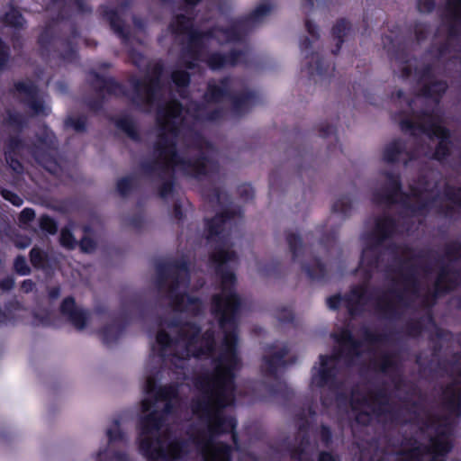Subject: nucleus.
I'll list each match as a JSON object with an SVG mask.
<instances>
[{"instance_id": "bf43d9fd", "label": "nucleus", "mask_w": 461, "mask_h": 461, "mask_svg": "<svg viewBox=\"0 0 461 461\" xmlns=\"http://www.w3.org/2000/svg\"><path fill=\"white\" fill-rule=\"evenodd\" d=\"M346 200V198H343L339 200L338 203H336L334 205V209L345 213L347 212L346 205L348 203Z\"/></svg>"}, {"instance_id": "4d7b16f0", "label": "nucleus", "mask_w": 461, "mask_h": 461, "mask_svg": "<svg viewBox=\"0 0 461 461\" xmlns=\"http://www.w3.org/2000/svg\"><path fill=\"white\" fill-rule=\"evenodd\" d=\"M32 243V239L28 237H23L21 239H18L14 241V245L16 248L23 249L27 247H29Z\"/></svg>"}, {"instance_id": "f3484780", "label": "nucleus", "mask_w": 461, "mask_h": 461, "mask_svg": "<svg viewBox=\"0 0 461 461\" xmlns=\"http://www.w3.org/2000/svg\"><path fill=\"white\" fill-rule=\"evenodd\" d=\"M150 73L136 85V97L134 102L139 105L147 106V111L158 100L160 92L159 77L162 74L163 66L156 62L151 67Z\"/></svg>"}, {"instance_id": "09e8293b", "label": "nucleus", "mask_w": 461, "mask_h": 461, "mask_svg": "<svg viewBox=\"0 0 461 461\" xmlns=\"http://www.w3.org/2000/svg\"><path fill=\"white\" fill-rule=\"evenodd\" d=\"M14 287V279L12 276H6L0 280V289L3 292H9Z\"/></svg>"}, {"instance_id": "a19ab883", "label": "nucleus", "mask_w": 461, "mask_h": 461, "mask_svg": "<svg viewBox=\"0 0 461 461\" xmlns=\"http://www.w3.org/2000/svg\"><path fill=\"white\" fill-rule=\"evenodd\" d=\"M101 14L109 23L111 30L115 32V7L103 5L101 7Z\"/></svg>"}, {"instance_id": "39448f33", "label": "nucleus", "mask_w": 461, "mask_h": 461, "mask_svg": "<svg viewBox=\"0 0 461 461\" xmlns=\"http://www.w3.org/2000/svg\"><path fill=\"white\" fill-rule=\"evenodd\" d=\"M365 341L357 344L348 330H342L333 335L339 344V351L330 357L320 356V362L312 367L311 386L327 387L332 393L339 389V382L337 378V366L341 361L347 365L369 360L374 368L384 373H394L398 369L396 357L388 353L386 342L384 337L375 335L367 330H364Z\"/></svg>"}, {"instance_id": "f704fd0d", "label": "nucleus", "mask_w": 461, "mask_h": 461, "mask_svg": "<svg viewBox=\"0 0 461 461\" xmlns=\"http://www.w3.org/2000/svg\"><path fill=\"white\" fill-rule=\"evenodd\" d=\"M254 99L251 95H248L242 98H235L233 100V112L236 115H241L249 111L254 104Z\"/></svg>"}, {"instance_id": "423d86ee", "label": "nucleus", "mask_w": 461, "mask_h": 461, "mask_svg": "<svg viewBox=\"0 0 461 461\" xmlns=\"http://www.w3.org/2000/svg\"><path fill=\"white\" fill-rule=\"evenodd\" d=\"M438 172L429 170L410 184V194H402L399 176L385 174L384 183L375 191L373 201L385 204L400 201L411 213L422 212L428 208L443 210L444 207L448 208L450 203L461 207V190L456 191L443 183L445 190L441 195L438 191Z\"/></svg>"}, {"instance_id": "0e129e2a", "label": "nucleus", "mask_w": 461, "mask_h": 461, "mask_svg": "<svg viewBox=\"0 0 461 461\" xmlns=\"http://www.w3.org/2000/svg\"><path fill=\"white\" fill-rule=\"evenodd\" d=\"M310 45L311 42L308 39H305L301 44V49L303 51L306 52V56L308 55V50L310 49Z\"/></svg>"}, {"instance_id": "5701e85b", "label": "nucleus", "mask_w": 461, "mask_h": 461, "mask_svg": "<svg viewBox=\"0 0 461 461\" xmlns=\"http://www.w3.org/2000/svg\"><path fill=\"white\" fill-rule=\"evenodd\" d=\"M288 349L284 345H274L267 348L262 366L263 369L269 374H275L277 369L284 366V357L287 355Z\"/></svg>"}, {"instance_id": "412c9836", "label": "nucleus", "mask_w": 461, "mask_h": 461, "mask_svg": "<svg viewBox=\"0 0 461 461\" xmlns=\"http://www.w3.org/2000/svg\"><path fill=\"white\" fill-rule=\"evenodd\" d=\"M415 158L407 148L405 142L401 140H393L387 143L383 150V160L386 163H403L407 166L408 162Z\"/></svg>"}, {"instance_id": "c756f323", "label": "nucleus", "mask_w": 461, "mask_h": 461, "mask_svg": "<svg viewBox=\"0 0 461 461\" xmlns=\"http://www.w3.org/2000/svg\"><path fill=\"white\" fill-rule=\"evenodd\" d=\"M4 122L14 131H21L27 123L26 118L19 112L8 110Z\"/></svg>"}, {"instance_id": "6e6552de", "label": "nucleus", "mask_w": 461, "mask_h": 461, "mask_svg": "<svg viewBox=\"0 0 461 461\" xmlns=\"http://www.w3.org/2000/svg\"><path fill=\"white\" fill-rule=\"evenodd\" d=\"M47 9L57 10L58 14L39 37L42 55L58 57L68 62L76 60V46L80 36L68 18L71 12L86 14L92 12V8L84 0H50Z\"/></svg>"}, {"instance_id": "aec40b11", "label": "nucleus", "mask_w": 461, "mask_h": 461, "mask_svg": "<svg viewBox=\"0 0 461 461\" xmlns=\"http://www.w3.org/2000/svg\"><path fill=\"white\" fill-rule=\"evenodd\" d=\"M60 314L70 322L76 330L81 331L86 329L90 313L89 312L77 305L74 297H66L59 307Z\"/></svg>"}, {"instance_id": "4468645a", "label": "nucleus", "mask_w": 461, "mask_h": 461, "mask_svg": "<svg viewBox=\"0 0 461 461\" xmlns=\"http://www.w3.org/2000/svg\"><path fill=\"white\" fill-rule=\"evenodd\" d=\"M396 66L401 70L402 78H411L421 86V95L415 102L424 103L427 97H430L433 104H437L438 97L447 90V83L443 81L432 82L430 68L426 67L419 68L417 60L402 61L397 59Z\"/></svg>"}, {"instance_id": "a878e982", "label": "nucleus", "mask_w": 461, "mask_h": 461, "mask_svg": "<svg viewBox=\"0 0 461 461\" xmlns=\"http://www.w3.org/2000/svg\"><path fill=\"white\" fill-rule=\"evenodd\" d=\"M97 461H115V431L113 427L106 429L105 443L100 446Z\"/></svg>"}, {"instance_id": "338daca9", "label": "nucleus", "mask_w": 461, "mask_h": 461, "mask_svg": "<svg viewBox=\"0 0 461 461\" xmlns=\"http://www.w3.org/2000/svg\"><path fill=\"white\" fill-rule=\"evenodd\" d=\"M306 27L310 34L312 36L316 35L315 27L309 21L306 22Z\"/></svg>"}, {"instance_id": "f03ea898", "label": "nucleus", "mask_w": 461, "mask_h": 461, "mask_svg": "<svg viewBox=\"0 0 461 461\" xmlns=\"http://www.w3.org/2000/svg\"><path fill=\"white\" fill-rule=\"evenodd\" d=\"M393 221L388 218L378 219L372 233L365 236L362 258L357 269V274L365 280L372 276L374 270L378 268V256L393 259V266L385 270L386 278L392 282V289L382 296L370 297L367 295L364 285L354 287L351 292L340 298L332 296L327 299L330 309L335 310L339 305L345 306L350 314H355L362 310L367 303H371L384 315H393L402 305L409 302H415L419 305L429 307L435 298L441 293L454 288L457 285L456 272L443 268L438 276L433 291L428 287L427 278L420 279V270L416 267V259L413 253L403 248H389L381 251L382 244L394 232Z\"/></svg>"}, {"instance_id": "20e7f679", "label": "nucleus", "mask_w": 461, "mask_h": 461, "mask_svg": "<svg viewBox=\"0 0 461 461\" xmlns=\"http://www.w3.org/2000/svg\"><path fill=\"white\" fill-rule=\"evenodd\" d=\"M142 400L140 448L148 461H173L181 458L188 450L186 443L171 434L166 423L167 415L177 403V389L175 385L156 387L155 379L148 377Z\"/></svg>"}, {"instance_id": "6e6d98bb", "label": "nucleus", "mask_w": 461, "mask_h": 461, "mask_svg": "<svg viewBox=\"0 0 461 461\" xmlns=\"http://www.w3.org/2000/svg\"><path fill=\"white\" fill-rule=\"evenodd\" d=\"M55 90L60 95H66L68 92V86L64 81H57L54 85Z\"/></svg>"}, {"instance_id": "9b49d317", "label": "nucleus", "mask_w": 461, "mask_h": 461, "mask_svg": "<svg viewBox=\"0 0 461 461\" xmlns=\"http://www.w3.org/2000/svg\"><path fill=\"white\" fill-rule=\"evenodd\" d=\"M441 115L438 110H425L420 114L417 113L411 120L403 119L400 122L401 129L403 131H411L416 135L422 133L426 139L434 142L438 140L435 151L432 153L429 148L422 152L425 156L432 157L438 160L443 159L449 149V132L441 126Z\"/></svg>"}, {"instance_id": "37998d69", "label": "nucleus", "mask_w": 461, "mask_h": 461, "mask_svg": "<svg viewBox=\"0 0 461 461\" xmlns=\"http://www.w3.org/2000/svg\"><path fill=\"white\" fill-rule=\"evenodd\" d=\"M0 194L3 196L4 199L6 201H9L11 203H13L15 206H21L23 203V200L17 195L15 193L7 190V189H1Z\"/></svg>"}, {"instance_id": "dca6fc26", "label": "nucleus", "mask_w": 461, "mask_h": 461, "mask_svg": "<svg viewBox=\"0 0 461 461\" xmlns=\"http://www.w3.org/2000/svg\"><path fill=\"white\" fill-rule=\"evenodd\" d=\"M14 95L23 103L36 116H48L51 109L48 104V95L30 80L18 81L12 90Z\"/></svg>"}, {"instance_id": "a18cd8bd", "label": "nucleus", "mask_w": 461, "mask_h": 461, "mask_svg": "<svg viewBox=\"0 0 461 461\" xmlns=\"http://www.w3.org/2000/svg\"><path fill=\"white\" fill-rule=\"evenodd\" d=\"M5 308L8 312L9 314H13L15 312L23 310V306L22 303L19 300H17V298L14 297V298L9 300L7 303H5Z\"/></svg>"}, {"instance_id": "f8f14e48", "label": "nucleus", "mask_w": 461, "mask_h": 461, "mask_svg": "<svg viewBox=\"0 0 461 461\" xmlns=\"http://www.w3.org/2000/svg\"><path fill=\"white\" fill-rule=\"evenodd\" d=\"M111 64L104 63L98 69H92L86 75V80L90 87V92L83 95V102L88 109L98 114H104V104L108 96L115 90V81L106 73Z\"/></svg>"}, {"instance_id": "7c9ffc66", "label": "nucleus", "mask_w": 461, "mask_h": 461, "mask_svg": "<svg viewBox=\"0 0 461 461\" xmlns=\"http://www.w3.org/2000/svg\"><path fill=\"white\" fill-rule=\"evenodd\" d=\"M74 223L69 222L60 230L59 243L60 245L68 249L73 250L77 246V241L73 235Z\"/></svg>"}, {"instance_id": "ddd939ff", "label": "nucleus", "mask_w": 461, "mask_h": 461, "mask_svg": "<svg viewBox=\"0 0 461 461\" xmlns=\"http://www.w3.org/2000/svg\"><path fill=\"white\" fill-rule=\"evenodd\" d=\"M27 149L36 163L52 175H59L61 167L58 162L59 141L47 125H43L36 133V142L28 145Z\"/></svg>"}, {"instance_id": "e2e57ef3", "label": "nucleus", "mask_w": 461, "mask_h": 461, "mask_svg": "<svg viewBox=\"0 0 461 461\" xmlns=\"http://www.w3.org/2000/svg\"><path fill=\"white\" fill-rule=\"evenodd\" d=\"M116 32H117V35H120L121 37H122L125 41H129V37L128 35L124 32L123 29L121 28L119 23L117 22V29H116Z\"/></svg>"}, {"instance_id": "c03bdc74", "label": "nucleus", "mask_w": 461, "mask_h": 461, "mask_svg": "<svg viewBox=\"0 0 461 461\" xmlns=\"http://www.w3.org/2000/svg\"><path fill=\"white\" fill-rule=\"evenodd\" d=\"M10 57V50L0 38V70H2L7 64Z\"/></svg>"}, {"instance_id": "69168bd1", "label": "nucleus", "mask_w": 461, "mask_h": 461, "mask_svg": "<svg viewBox=\"0 0 461 461\" xmlns=\"http://www.w3.org/2000/svg\"><path fill=\"white\" fill-rule=\"evenodd\" d=\"M423 30H424V28H423V26H421V25H418V26L416 27V29H415V33H416V36H417L418 41H420V40L422 39L421 34H422V32H423Z\"/></svg>"}, {"instance_id": "052dcab7", "label": "nucleus", "mask_w": 461, "mask_h": 461, "mask_svg": "<svg viewBox=\"0 0 461 461\" xmlns=\"http://www.w3.org/2000/svg\"><path fill=\"white\" fill-rule=\"evenodd\" d=\"M321 438L325 443H328L331 438V433L329 428L322 426L321 428Z\"/></svg>"}, {"instance_id": "1a4fd4ad", "label": "nucleus", "mask_w": 461, "mask_h": 461, "mask_svg": "<svg viewBox=\"0 0 461 461\" xmlns=\"http://www.w3.org/2000/svg\"><path fill=\"white\" fill-rule=\"evenodd\" d=\"M158 286L167 294L170 304L175 311L197 314L202 310V303L185 294L189 282V272L185 262L181 264L167 262L157 266Z\"/></svg>"}, {"instance_id": "72a5a7b5", "label": "nucleus", "mask_w": 461, "mask_h": 461, "mask_svg": "<svg viewBox=\"0 0 461 461\" xmlns=\"http://www.w3.org/2000/svg\"><path fill=\"white\" fill-rule=\"evenodd\" d=\"M303 269L309 277L315 279L323 277L326 274L325 266L321 264L319 260L314 259L312 265L302 264Z\"/></svg>"}, {"instance_id": "49530a36", "label": "nucleus", "mask_w": 461, "mask_h": 461, "mask_svg": "<svg viewBox=\"0 0 461 461\" xmlns=\"http://www.w3.org/2000/svg\"><path fill=\"white\" fill-rule=\"evenodd\" d=\"M35 218V212L32 208H24L19 216L20 221L23 223H28Z\"/></svg>"}, {"instance_id": "3c124183", "label": "nucleus", "mask_w": 461, "mask_h": 461, "mask_svg": "<svg viewBox=\"0 0 461 461\" xmlns=\"http://www.w3.org/2000/svg\"><path fill=\"white\" fill-rule=\"evenodd\" d=\"M48 290V298L50 303L55 302L60 297L61 289L59 285L49 286Z\"/></svg>"}, {"instance_id": "2eb2a0df", "label": "nucleus", "mask_w": 461, "mask_h": 461, "mask_svg": "<svg viewBox=\"0 0 461 461\" xmlns=\"http://www.w3.org/2000/svg\"><path fill=\"white\" fill-rule=\"evenodd\" d=\"M350 405L356 421L361 425L370 423L374 418L380 419L389 409L388 398L385 395L375 397L371 393L358 391L352 392Z\"/></svg>"}, {"instance_id": "680f3d73", "label": "nucleus", "mask_w": 461, "mask_h": 461, "mask_svg": "<svg viewBox=\"0 0 461 461\" xmlns=\"http://www.w3.org/2000/svg\"><path fill=\"white\" fill-rule=\"evenodd\" d=\"M319 461H339L334 456L330 453L322 452L320 455Z\"/></svg>"}, {"instance_id": "4c0bfd02", "label": "nucleus", "mask_w": 461, "mask_h": 461, "mask_svg": "<svg viewBox=\"0 0 461 461\" xmlns=\"http://www.w3.org/2000/svg\"><path fill=\"white\" fill-rule=\"evenodd\" d=\"M171 77L175 85L179 88L187 86L190 81L189 74L180 68L172 72Z\"/></svg>"}, {"instance_id": "cd10ccee", "label": "nucleus", "mask_w": 461, "mask_h": 461, "mask_svg": "<svg viewBox=\"0 0 461 461\" xmlns=\"http://www.w3.org/2000/svg\"><path fill=\"white\" fill-rule=\"evenodd\" d=\"M0 20L16 30L23 29L26 23L20 11L13 5L0 11Z\"/></svg>"}, {"instance_id": "f257e3e1", "label": "nucleus", "mask_w": 461, "mask_h": 461, "mask_svg": "<svg viewBox=\"0 0 461 461\" xmlns=\"http://www.w3.org/2000/svg\"><path fill=\"white\" fill-rule=\"evenodd\" d=\"M229 212L217 215L209 223L208 240L215 243L211 263L221 277V293L212 299V312L219 318L222 332L221 344L216 347L213 333L207 330L199 336V329L192 323H168L158 332L159 354L177 368H184L190 357L210 356L212 371L197 379L201 395L192 409L199 420L192 438L201 452L203 461H230V447L218 438L234 432L236 420L227 417L223 409L234 402V379L241 368L242 361L238 350L237 311L240 300L233 290L234 274L228 267L237 261V255L230 250L229 236L232 227Z\"/></svg>"}, {"instance_id": "58836bf2", "label": "nucleus", "mask_w": 461, "mask_h": 461, "mask_svg": "<svg viewBox=\"0 0 461 461\" xmlns=\"http://www.w3.org/2000/svg\"><path fill=\"white\" fill-rule=\"evenodd\" d=\"M83 230L85 234H87L90 230L89 226H84ZM77 245L79 246L80 249L83 252L90 253L95 250V242L93 239L89 238L87 235H85L79 242H77Z\"/></svg>"}, {"instance_id": "7ed1b4c3", "label": "nucleus", "mask_w": 461, "mask_h": 461, "mask_svg": "<svg viewBox=\"0 0 461 461\" xmlns=\"http://www.w3.org/2000/svg\"><path fill=\"white\" fill-rule=\"evenodd\" d=\"M229 79L208 84L205 94L207 104L200 106L192 104L186 110L187 116L182 115L179 103L173 100L163 106H158L157 113V140L154 145L152 164L144 166L149 172L159 171V175L170 176L173 171L201 177L218 170V164L213 158L212 147L201 136L185 129L188 116L196 122H216L221 112L213 106L223 99L227 93Z\"/></svg>"}, {"instance_id": "473e14b6", "label": "nucleus", "mask_w": 461, "mask_h": 461, "mask_svg": "<svg viewBox=\"0 0 461 461\" xmlns=\"http://www.w3.org/2000/svg\"><path fill=\"white\" fill-rule=\"evenodd\" d=\"M41 230L50 235H55L58 232L59 226L57 221L48 214H42L38 219Z\"/></svg>"}, {"instance_id": "5fc2aeb1", "label": "nucleus", "mask_w": 461, "mask_h": 461, "mask_svg": "<svg viewBox=\"0 0 461 461\" xmlns=\"http://www.w3.org/2000/svg\"><path fill=\"white\" fill-rule=\"evenodd\" d=\"M172 190H173V184L170 181L165 182L162 185L161 189H160V196L163 198L167 197L171 194Z\"/></svg>"}, {"instance_id": "bb28decb", "label": "nucleus", "mask_w": 461, "mask_h": 461, "mask_svg": "<svg viewBox=\"0 0 461 461\" xmlns=\"http://www.w3.org/2000/svg\"><path fill=\"white\" fill-rule=\"evenodd\" d=\"M63 128L77 134L85 133L87 130V116L84 113H69L64 119Z\"/></svg>"}, {"instance_id": "774afa93", "label": "nucleus", "mask_w": 461, "mask_h": 461, "mask_svg": "<svg viewBox=\"0 0 461 461\" xmlns=\"http://www.w3.org/2000/svg\"><path fill=\"white\" fill-rule=\"evenodd\" d=\"M346 402V397H344L343 395L341 394H339L337 393L336 394V402L338 404V406L339 407L342 403H345Z\"/></svg>"}, {"instance_id": "2f4dec72", "label": "nucleus", "mask_w": 461, "mask_h": 461, "mask_svg": "<svg viewBox=\"0 0 461 461\" xmlns=\"http://www.w3.org/2000/svg\"><path fill=\"white\" fill-rule=\"evenodd\" d=\"M29 257L32 265L37 269H45L49 266L48 253L37 246L31 249Z\"/></svg>"}, {"instance_id": "de8ad7c7", "label": "nucleus", "mask_w": 461, "mask_h": 461, "mask_svg": "<svg viewBox=\"0 0 461 461\" xmlns=\"http://www.w3.org/2000/svg\"><path fill=\"white\" fill-rule=\"evenodd\" d=\"M434 6V0H418V9L420 13H429Z\"/></svg>"}, {"instance_id": "79ce46f5", "label": "nucleus", "mask_w": 461, "mask_h": 461, "mask_svg": "<svg viewBox=\"0 0 461 461\" xmlns=\"http://www.w3.org/2000/svg\"><path fill=\"white\" fill-rule=\"evenodd\" d=\"M117 128L122 129L131 139L137 138V131L131 121L117 120Z\"/></svg>"}, {"instance_id": "0eeeda50", "label": "nucleus", "mask_w": 461, "mask_h": 461, "mask_svg": "<svg viewBox=\"0 0 461 461\" xmlns=\"http://www.w3.org/2000/svg\"><path fill=\"white\" fill-rule=\"evenodd\" d=\"M270 10L269 5H260L249 16L232 23L230 28H217L208 33L195 32L192 29L189 19L184 15H177L170 27L174 33L185 35L187 39V46L183 50L179 66L194 68L195 61L204 59L207 44H211L214 40L222 44L241 39L243 34L259 24Z\"/></svg>"}, {"instance_id": "4be33fe9", "label": "nucleus", "mask_w": 461, "mask_h": 461, "mask_svg": "<svg viewBox=\"0 0 461 461\" xmlns=\"http://www.w3.org/2000/svg\"><path fill=\"white\" fill-rule=\"evenodd\" d=\"M27 149L26 142L18 136H10L5 150V159L9 167L16 174L23 171L22 163L16 156L24 149Z\"/></svg>"}, {"instance_id": "c9c22d12", "label": "nucleus", "mask_w": 461, "mask_h": 461, "mask_svg": "<svg viewBox=\"0 0 461 461\" xmlns=\"http://www.w3.org/2000/svg\"><path fill=\"white\" fill-rule=\"evenodd\" d=\"M286 240L293 254L294 260L299 259L301 254L303 252V246L301 238L294 233H288Z\"/></svg>"}, {"instance_id": "864d4df0", "label": "nucleus", "mask_w": 461, "mask_h": 461, "mask_svg": "<svg viewBox=\"0 0 461 461\" xmlns=\"http://www.w3.org/2000/svg\"><path fill=\"white\" fill-rule=\"evenodd\" d=\"M35 287L36 284L31 279L23 280L21 284V290L25 294L32 292Z\"/></svg>"}, {"instance_id": "6ab92c4d", "label": "nucleus", "mask_w": 461, "mask_h": 461, "mask_svg": "<svg viewBox=\"0 0 461 461\" xmlns=\"http://www.w3.org/2000/svg\"><path fill=\"white\" fill-rule=\"evenodd\" d=\"M445 22L448 32L447 45L438 50V57L444 58L450 52L455 35L461 29V0H447Z\"/></svg>"}, {"instance_id": "13d9d810", "label": "nucleus", "mask_w": 461, "mask_h": 461, "mask_svg": "<svg viewBox=\"0 0 461 461\" xmlns=\"http://www.w3.org/2000/svg\"><path fill=\"white\" fill-rule=\"evenodd\" d=\"M321 135L324 138L332 135L335 132L333 126L330 124L321 125L320 128Z\"/></svg>"}, {"instance_id": "8fccbe9b", "label": "nucleus", "mask_w": 461, "mask_h": 461, "mask_svg": "<svg viewBox=\"0 0 461 461\" xmlns=\"http://www.w3.org/2000/svg\"><path fill=\"white\" fill-rule=\"evenodd\" d=\"M131 188V181L130 179H122L117 183V190L122 194L126 195Z\"/></svg>"}, {"instance_id": "e433bc0d", "label": "nucleus", "mask_w": 461, "mask_h": 461, "mask_svg": "<svg viewBox=\"0 0 461 461\" xmlns=\"http://www.w3.org/2000/svg\"><path fill=\"white\" fill-rule=\"evenodd\" d=\"M349 30L350 24L346 20H340L334 25L332 29V34L336 39H338V48H339L343 42V38L347 36Z\"/></svg>"}, {"instance_id": "c85d7f7f", "label": "nucleus", "mask_w": 461, "mask_h": 461, "mask_svg": "<svg viewBox=\"0 0 461 461\" xmlns=\"http://www.w3.org/2000/svg\"><path fill=\"white\" fill-rule=\"evenodd\" d=\"M314 450L315 445L311 444L308 438L303 435L300 446L291 450V456L298 461H312Z\"/></svg>"}, {"instance_id": "ea45409f", "label": "nucleus", "mask_w": 461, "mask_h": 461, "mask_svg": "<svg viewBox=\"0 0 461 461\" xmlns=\"http://www.w3.org/2000/svg\"><path fill=\"white\" fill-rule=\"evenodd\" d=\"M14 267L15 272L21 276L30 275L32 272V269L28 265L25 257L23 255H19L15 258L14 262Z\"/></svg>"}, {"instance_id": "393cba45", "label": "nucleus", "mask_w": 461, "mask_h": 461, "mask_svg": "<svg viewBox=\"0 0 461 461\" xmlns=\"http://www.w3.org/2000/svg\"><path fill=\"white\" fill-rule=\"evenodd\" d=\"M246 56L243 52H232L229 58L212 53L207 58L206 62L211 69L215 70L241 64L246 61Z\"/></svg>"}, {"instance_id": "a211bd4d", "label": "nucleus", "mask_w": 461, "mask_h": 461, "mask_svg": "<svg viewBox=\"0 0 461 461\" xmlns=\"http://www.w3.org/2000/svg\"><path fill=\"white\" fill-rule=\"evenodd\" d=\"M94 315L99 325L97 336L108 349L115 345V312L105 302H97L94 307Z\"/></svg>"}, {"instance_id": "b1692460", "label": "nucleus", "mask_w": 461, "mask_h": 461, "mask_svg": "<svg viewBox=\"0 0 461 461\" xmlns=\"http://www.w3.org/2000/svg\"><path fill=\"white\" fill-rule=\"evenodd\" d=\"M443 403L450 414L461 415V381H455L443 391Z\"/></svg>"}, {"instance_id": "9d476101", "label": "nucleus", "mask_w": 461, "mask_h": 461, "mask_svg": "<svg viewBox=\"0 0 461 461\" xmlns=\"http://www.w3.org/2000/svg\"><path fill=\"white\" fill-rule=\"evenodd\" d=\"M451 430L452 421L448 418L430 420L425 429L429 437L427 443L415 441L400 453L397 461H445V456L451 449L448 438Z\"/></svg>"}, {"instance_id": "603ef678", "label": "nucleus", "mask_w": 461, "mask_h": 461, "mask_svg": "<svg viewBox=\"0 0 461 461\" xmlns=\"http://www.w3.org/2000/svg\"><path fill=\"white\" fill-rule=\"evenodd\" d=\"M239 193L245 200H249L254 195L253 188L249 185H243L240 186Z\"/></svg>"}]
</instances>
